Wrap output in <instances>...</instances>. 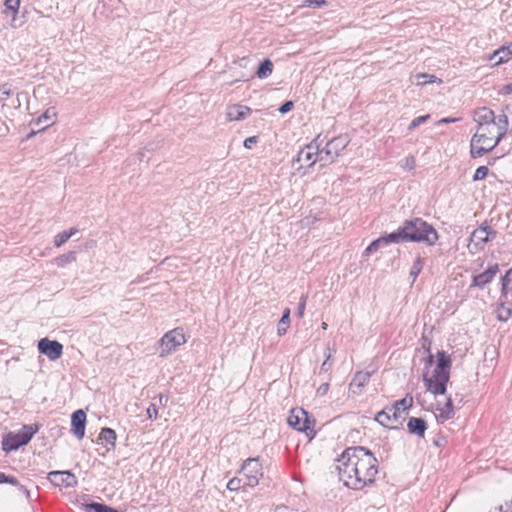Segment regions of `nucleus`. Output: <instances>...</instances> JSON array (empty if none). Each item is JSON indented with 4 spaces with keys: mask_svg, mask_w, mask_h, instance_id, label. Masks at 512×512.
I'll list each match as a JSON object with an SVG mask.
<instances>
[{
    "mask_svg": "<svg viewBox=\"0 0 512 512\" xmlns=\"http://www.w3.org/2000/svg\"><path fill=\"white\" fill-rule=\"evenodd\" d=\"M340 480L350 489L361 490L374 482L378 461L373 453L362 447H349L337 459Z\"/></svg>",
    "mask_w": 512,
    "mask_h": 512,
    "instance_id": "obj_1",
    "label": "nucleus"
},
{
    "mask_svg": "<svg viewBox=\"0 0 512 512\" xmlns=\"http://www.w3.org/2000/svg\"><path fill=\"white\" fill-rule=\"evenodd\" d=\"M451 358L444 351L437 352V365L431 377L424 375L425 386L434 395H443L450 377Z\"/></svg>",
    "mask_w": 512,
    "mask_h": 512,
    "instance_id": "obj_2",
    "label": "nucleus"
},
{
    "mask_svg": "<svg viewBox=\"0 0 512 512\" xmlns=\"http://www.w3.org/2000/svg\"><path fill=\"white\" fill-rule=\"evenodd\" d=\"M500 142L498 141V132L493 124L477 126L470 141L471 157H482L492 151Z\"/></svg>",
    "mask_w": 512,
    "mask_h": 512,
    "instance_id": "obj_3",
    "label": "nucleus"
},
{
    "mask_svg": "<svg viewBox=\"0 0 512 512\" xmlns=\"http://www.w3.org/2000/svg\"><path fill=\"white\" fill-rule=\"evenodd\" d=\"M403 227L408 242L425 243L432 246L439 238L435 228L421 218L406 220Z\"/></svg>",
    "mask_w": 512,
    "mask_h": 512,
    "instance_id": "obj_4",
    "label": "nucleus"
},
{
    "mask_svg": "<svg viewBox=\"0 0 512 512\" xmlns=\"http://www.w3.org/2000/svg\"><path fill=\"white\" fill-rule=\"evenodd\" d=\"M413 405V398L406 396L401 400L396 401L392 406L386 407L382 411L378 412L375 416V420L382 426L390 429H397L398 426H390L391 422L401 424L404 420V416Z\"/></svg>",
    "mask_w": 512,
    "mask_h": 512,
    "instance_id": "obj_5",
    "label": "nucleus"
},
{
    "mask_svg": "<svg viewBox=\"0 0 512 512\" xmlns=\"http://www.w3.org/2000/svg\"><path fill=\"white\" fill-rule=\"evenodd\" d=\"M37 431V425H24L19 432L8 433L3 437L2 449L7 453L17 450L21 446L28 444Z\"/></svg>",
    "mask_w": 512,
    "mask_h": 512,
    "instance_id": "obj_6",
    "label": "nucleus"
},
{
    "mask_svg": "<svg viewBox=\"0 0 512 512\" xmlns=\"http://www.w3.org/2000/svg\"><path fill=\"white\" fill-rule=\"evenodd\" d=\"M288 424L292 428L303 432L309 439H312L316 432L314 429L315 419H313L304 409L295 408L290 411L288 416Z\"/></svg>",
    "mask_w": 512,
    "mask_h": 512,
    "instance_id": "obj_7",
    "label": "nucleus"
},
{
    "mask_svg": "<svg viewBox=\"0 0 512 512\" xmlns=\"http://www.w3.org/2000/svg\"><path fill=\"white\" fill-rule=\"evenodd\" d=\"M350 139L347 134L336 136L326 142L323 148L320 147L321 157L320 162L323 165L333 163L341 152L347 147Z\"/></svg>",
    "mask_w": 512,
    "mask_h": 512,
    "instance_id": "obj_8",
    "label": "nucleus"
},
{
    "mask_svg": "<svg viewBox=\"0 0 512 512\" xmlns=\"http://www.w3.org/2000/svg\"><path fill=\"white\" fill-rule=\"evenodd\" d=\"M186 342L182 329L176 328L164 334L158 342V352L160 357H166L172 354L176 349Z\"/></svg>",
    "mask_w": 512,
    "mask_h": 512,
    "instance_id": "obj_9",
    "label": "nucleus"
},
{
    "mask_svg": "<svg viewBox=\"0 0 512 512\" xmlns=\"http://www.w3.org/2000/svg\"><path fill=\"white\" fill-rule=\"evenodd\" d=\"M241 472L244 474V485L255 487L259 483V479L263 476L262 465L259 458H248L244 461Z\"/></svg>",
    "mask_w": 512,
    "mask_h": 512,
    "instance_id": "obj_10",
    "label": "nucleus"
},
{
    "mask_svg": "<svg viewBox=\"0 0 512 512\" xmlns=\"http://www.w3.org/2000/svg\"><path fill=\"white\" fill-rule=\"evenodd\" d=\"M323 142L324 140L321 139L320 135H318L314 140H312L299 152L298 161L305 160L310 162V165L315 164L317 161L320 162V147L323 144Z\"/></svg>",
    "mask_w": 512,
    "mask_h": 512,
    "instance_id": "obj_11",
    "label": "nucleus"
},
{
    "mask_svg": "<svg viewBox=\"0 0 512 512\" xmlns=\"http://www.w3.org/2000/svg\"><path fill=\"white\" fill-rule=\"evenodd\" d=\"M38 350L41 354L46 355L49 360L56 361L63 354V345L56 340L42 338L38 341Z\"/></svg>",
    "mask_w": 512,
    "mask_h": 512,
    "instance_id": "obj_12",
    "label": "nucleus"
},
{
    "mask_svg": "<svg viewBox=\"0 0 512 512\" xmlns=\"http://www.w3.org/2000/svg\"><path fill=\"white\" fill-rule=\"evenodd\" d=\"M48 479L56 486L75 487L77 485V478L70 471H52L48 474Z\"/></svg>",
    "mask_w": 512,
    "mask_h": 512,
    "instance_id": "obj_13",
    "label": "nucleus"
},
{
    "mask_svg": "<svg viewBox=\"0 0 512 512\" xmlns=\"http://www.w3.org/2000/svg\"><path fill=\"white\" fill-rule=\"evenodd\" d=\"M511 111L512 105H507L502 110L501 114L495 116V121H493V125L496 128V131L498 132V141H501L507 134V131L509 129V114H511Z\"/></svg>",
    "mask_w": 512,
    "mask_h": 512,
    "instance_id": "obj_14",
    "label": "nucleus"
},
{
    "mask_svg": "<svg viewBox=\"0 0 512 512\" xmlns=\"http://www.w3.org/2000/svg\"><path fill=\"white\" fill-rule=\"evenodd\" d=\"M86 414L79 409L73 412L71 416V432L77 439H82L85 435Z\"/></svg>",
    "mask_w": 512,
    "mask_h": 512,
    "instance_id": "obj_15",
    "label": "nucleus"
},
{
    "mask_svg": "<svg viewBox=\"0 0 512 512\" xmlns=\"http://www.w3.org/2000/svg\"><path fill=\"white\" fill-rule=\"evenodd\" d=\"M499 271L498 264L491 265L483 273L473 276L470 287L483 288L486 284H489Z\"/></svg>",
    "mask_w": 512,
    "mask_h": 512,
    "instance_id": "obj_16",
    "label": "nucleus"
},
{
    "mask_svg": "<svg viewBox=\"0 0 512 512\" xmlns=\"http://www.w3.org/2000/svg\"><path fill=\"white\" fill-rule=\"evenodd\" d=\"M251 113L252 110L248 106L235 104L228 107L226 117L229 121H240L244 120Z\"/></svg>",
    "mask_w": 512,
    "mask_h": 512,
    "instance_id": "obj_17",
    "label": "nucleus"
},
{
    "mask_svg": "<svg viewBox=\"0 0 512 512\" xmlns=\"http://www.w3.org/2000/svg\"><path fill=\"white\" fill-rule=\"evenodd\" d=\"M473 119L477 123V126L490 125L495 121V114L493 110L484 106L474 111Z\"/></svg>",
    "mask_w": 512,
    "mask_h": 512,
    "instance_id": "obj_18",
    "label": "nucleus"
},
{
    "mask_svg": "<svg viewBox=\"0 0 512 512\" xmlns=\"http://www.w3.org/2000/svg\"><path fill=\"white\" fill-rule=\"evenodd\" d=\"M512 58V43L507 46H502L495 50L490 56L489 60L494 65H500L509 61Z\"/></svg>",
    "mask_w": 512,
    "mask_h": 512,
    "instance_id": "obj_19",
    "label": "nucleus"
},
{
    "mask_svg": "<svg viewBox=\"0 0 512 512\" xmlns=\"http://www.w3.org/2000/svg\"><path fill=\"white\" fill-rule=\"evenodd\" d=\"M408 431L418 437H424L427 430L426 421L422 418L411 417L407 423Z\"/></svg>",
    "mask_w": 512,
    "mask_h": 512,
    "instance_id": "obj_20",
    "label": "nucleus"
},
{
    "mask_svg": "<svg viewBox=\"0 0 512 512\" xmlns=\"http://www.w3.org/2000/svg\"><path fill=\"white\" fill-rule=\"evenodd\" d=\"M370 377H371L370 372H362V371L356 372L350 385H349L350 391L354 394H357L361 390V388L364 387L365 384L368 383Z\"/></svg>",
    "mask_w": 512,
    "mask_h": 512,
    "instance_id": "obj_21",
    "label": "nucleus"
},
{
    "mask_svg": "<svg viewBox=\"0 0 512 512\" xmlns=\"http://www.w3.org/2000/svg\"><path fill=\"white\" fill-rule=\"evenodd\" d=\"M471 242H473L478 248H482L487 242H489L488 233L486 231V222L472 232Z\"/></svg>",
    "mask_w": 512,
    "mask_h": 512,
    "instance_id": "obj_22",
    "label": "nucleus"
},
{
    "mask_svg": "<svg viewBox=\"0 0 512 512\" xmlns=\"http://www.w3.org/2000/svg\"><path fill=\"white\" fill-rule=\"evenodd\" d=\"M381 237H382V239H384L385 245L390 244V243L408 242L403 225L401 227H399L397 231L392 232L387 235H384V236H381Z\"/></svg>",
    "mask_w": 512,
    "mask_h": 512,
    "instance_id": "obj_23",
    "label": "nucleus"
},
{
    "mask_svg": "<svg viewBox=\"0 0 512 512\" xmlns=\"http://www.w3.org/2000/svg\"><path fill=\"white\" fill-rule=\"evenodd\" d=\"M21 0H5L4 6L7 11H10L13 15L10 26L12 28H17L19 25L16 22V15L18 14Z\"/></svg>",
    "mask_w": 512,
    "mask_h": 512,
    "instance_id": "obj_24",
    "label": "nucleus"
},
{
    "mask_svg": "<svg viewBox=\"0 0 512 512\" xmlns=\"http://www.w3.org/2000/svg\"><path fill=\"white\" fill-rule=\"evenodd\" d=\"M99 439L110 447L114 448L116 442V433L111 428H102L99 434Z\"/></svg>",
    "mask_w": 512,
    "mask_h": 512,
    "instance_id": "obj_25",
    "label": "nucleus"
},
{
    "mask_svg": "<svg viewBox=\"0 0 512 512\" xmlns=\"http://www.w3.org/2000/svg\"><path fill=\"white\" fill-rule=\"evenodd\" d=\"M289 324H290V309L286 308L283 312V315H282L280 321L278 322L277 334L279 336L284 335L287 332Z\"/></svg>",
    "mask_w": 512,
    "mask_h": 512,
    "instance_id": "obj_26",
    "label": "nucleus"
},
{
    "mask_svg": "<svg viewBox=\"0 0 512 512\" xmlns=\"http://www.w3.org/2000/svg\"><path fill=\"white\" fill-rule=\"evenodd\" d=\"M273 71V63L269 59H265L258 67L256 75L260 79H265L271 75Z\"/></svg>",
    "mask_w": 512,
    "mask_h": 512,
    "instance_id": "obj_27",
    "label": "nucleus"
},
{
    "mask_svg": "<svg viewBox=\"0 0 512 512\" xmlns=\"http://www.w3.org/2000/svg\"><path fill=\"white\" fill-rule=\"evenodd\" d=\"M76 228H71L68 231H63L57 234L54 238V245L56 247H61L64 243H66L74 234L77 233Z\"/></svg>",
    "mask_w": 512,
    "mask_h": 512,
    "instance_id": "obj_28",
    "label": "nucleus"
},
{
    "mask_svg": "<svg viewBox=\"0 0 512 512\" xmlns=\"http://www.w3.org/2000/svg\"><path fill=\"white\" fill-rule=\"evenodd\" d=\"M8 483L14 486H19L20 491H22L27 497H29V491L22 485L19 484L18 480L14 476L6 475L5 473H0V484Z\"/></svg>",
    "mask_w": 512,
    "mask_h": 512,
    "instance_id": "obj_29",
    "label": "nucleus"
},
{
    "mask_svg": "<svg viewBox=\"0 0 512 512\" xmlns=\"http://www.w3.org/2000/svg\"><path fill=\"white\" fill-rule=\"evenodd\" d=\"M56 116V113L53 109H48L46 112H44L41 116L37 118L36 124H45V127H49L54 123L53 118Z\"/></svg>",
    "mask_w": 512,
    "mask_h": 512,
    "instance_id": "obj_30",
    "label": "nucleus"
},
{
    "mask_svg": "<svg viewBox=\"0 0 512 512\" xmlns=\"http://www.w3.org/2000/svg\"><path fill=\"white\" fill-rule=\"evenodd\" d=\"M76 261V254L75 252L71 251L66 254L60 255L55 259V263L59 267H65L66 265L73 263Z\"/></svg>",
    "mask_w": 512,
    "mask_h": 512,
    "instance_id": "obj_31",
    "label": "nucleus"
},
{
    "mask_svg": "<svg viewBox=\"0 0 512 512\" xmlns=\"http://www.w3.org/2000/svg\"><path fill=\"white\" fill-rule=\"evenodd\" d=\"M417 85H425L428 83H435L438 81L437 77L432 74L418 73L415 75ZM441 82V80H439Z\"/></svg>",
    "mask_w": 512,
    "mask_h": 512,
    "instance_id": "obj_32",
    "label": "nucleus"
},
{
    "mask_svg": "<svg viewBox=\"0 0 512 512\" xmlns=\"http://www.w3.org/2000/svg\"><path fill=\"white\" fill-rule=\"evenodd\" d=\"M423 266H424V259L421 258V257H418L414 261V263H413V265L411 267V270H410V277L412 278V282H414L416 280V278L420 274Z\"/></svg>",
    "mask_w": 512,
    "mask_h": 512,
    "instance_id": "obj_33",
    "label": "nucleus"
},
{
    "mask_svg": "<svg viewBox=\"0 0 512 512\" xmlns=\"http://www.w3.org/2000/svg\"><path fill=\"white\" fill-rule=\"evenodd\" d=\"M87 509L93 510L94 512H117L114 508L107 506L103 503L92 502L86 506Z\"/></svg>",
    "mask_w": 512,
    "mask_h": 512,
    "instance_id": "obj_34",
    "label": "nucleus"
},
{
    "mask_svg": "<svg viewBox=\"0 0 512 512\" xmlns=\"http://www.w3.org/2000/svg\"><path fill=\"white\" fill-rule=\"evenodd\" d=\"M384 239L382 237L374 240L371 244L365 249L364 253L366 255H370L376 251H378L382 246H384Z\"/></svg>",
    "mask_w": 512,
    "mask_h": 512,
    "instance_id": "obj_35",
    "label": "nucleus"
},
{
    "mask_svg": "<svg viewBox=\"0 0 512 512\" xmlns=\"http://www.w3.org/2000/svg\"><path fill=\"white\" fill-rule=\"evenodd\" d=\"M430 119V115L427 114V115H423V116H419V117H416L415 119H413L411 121V123L409 124V127H408V130H414L415 128H417L418 126H420L421 124H424L426 123L428 120Z\"/></svg>",
    "mask_w": 512,
    "mask_h": 512,
    "instance_id": "obj_36",
    "label": "nucleus"
},
{
    "mask_svg": "<svg viewBox=\"0 0 512 512\" xmlns=\"http://www.w3.org/2000/svg\"><path fill=\"white\" fill-rule=\"evenodd\" d=\"M489 173V169L486 166H480L476 169L474 175H473V181H479L483 180L487 177Z\"/></svg>",
    "mask_w": 512,
    "mask_h": 512,
    "instance_id": "obj_37",
    "label": "nucleus"
},
{
    "mask_svg": "<svg viewBox=\"0 0 512 512\" xmlns=\"http://www.w3.org/2000/svg\"><path fill=\"white\" fill-rule=\"evenodd\" d=\"M12 95L9 84L0 85V103L6 101Z\"/></svg>",
    "mask_w": 512,
    "mask_h": 512,
    "instance_id": "obj_38",
    "label": "nucleus"
},
{
    "mask_svg": "<svg viewBox=\"0 0 512 512\" xmlns=\"http://www.w3.org/2000/svg\"><path fill=\"white\" fill-rule=\"evenodd\" d=\"M511 316V309L501 305L497 310V317L500 321H506Z\"/></svg>",
    "mask_w": 512,
    "mask_h": 512,
    "instance_id": "obj_39",
    "label": "nucleus"
},
{
    "mask_svg": "<svg viewBox=\"0 0 512 512\" xmlns=\"http://www.w3.org/2000/svg\"><path fill=\"white\" fill-rule=\"evenodd\" d=\"M326 351H327V354H326V359L325 361L322 363L321 367H320V371L321 372H328L330 369H331V363H329V360L332 356V351L329 347L326 348Z\"/></svg>",
    "mask_w": 512,
    "mask_h": 512,
    "instance_id": "obj_40",
    "label": "nucleus"
},
{
    "mask_svg": "<svg viewBox=\"0 0 512 512\" xmlns=\"http://www.w3.org/2000/svg\"><path fill=\"white\" fill-rule=\"evenodd\" d=\"M242 479L234 477L227 483V489L230 491H238L241 488Z\"/></svg>",
    "mask_w": 512,
    "mask_h": 512,
    "instance_id": "obj_41",
    "label": "nucleus"
},
{
    "mask_svg": "<svg viewBox=\"0 0 512 512\" xmlns=\"http://www.w3.org/2000/svg\"><path fill=\"white\" fill-rule=\"evenodd\" d=\"M326 4H327L326 0H306L305 1V6L313 7V8H319Z\"/></svg>",
    "mask_w": 512,
    "mask_h": 512,
    "instance_id": "obj_42",
    "label": "nucleus"
},
{
    "mask_svg": "<svg viewBox=\"0 0 512 512\" xmlns=\"http://www.w3.org/2000/svg\"><path fill=\"white\" fill-rule=\"evenodd\" d=\"M512 282V268L509 269L502 277V290L505 291L507 285Z\"/></svg>",
    "mask_w": 512,
    "mask_h": 512,
    "instance_id": "obj_43",
    "label": "nucleus"
},
{
    "mask_svg": "<svg viewBox=\"0 0 512 512\" xmlns=\"http://www.w3.org/2000/svg\"><path fill=\"white\" fill-rule=\"evenodd\" d=\"M305 307H306V296L302 295L300 298V301L298 303V310H297V314L299 317H302L304 315Z\"/></svg>",
    "mask_w": 512,
    "mask_h": 512,
    "instance_id": "obj_44",
    "label": "nucleus"
},
{
    "mask_svg": "<svg viewBox=\"0 0 512 512\" xmlns=\"http://www.w3.org/2000/svg\"><path fill=\"white\" fill-rule=\"evenodd\" d=\"M293 108V102L292 101H286L284 104H282L278 111L281 113V114H285L289 111H291Z\"/></svg>",
    "mask_w": 512,
    "mask_h": 512,
    "instance_id": "obj_45",
    "label": "nucleus"
},
{
    "mask_svg": "<svg viewBox=\"0 0 512 512\" xmlns=\"http://www.w3.org/2000/svg\"><path fill=\"white\" fill-rule=\"evenodd\" d=\"M147 414H148V417L150 419H156L157 418V414H158V410H157V407L155 404H150L149 407L147 408Z\"/></svg>",
    "mask_w": 512,
    "mask_h": 512,
    "instance_id": "obj_46",
    "label": "nucleus"
},
{
    "mask_svg": "<svg viewBox=\"0 0 512 512\" xmlns=\"http://www.w3.org/2000/svg\"><path fill=\"white\" fill-rule=\"evenodd\" d=\"M454 415V411L453 409H445L443 408L439 414V417L442 418V419H450L452 418V416Z\"/></svg>",
    "mask_w": 512,
    "mask_h": 512,
    "instance_id": "obj_47",
    "label": "nucleus"
},
{
    "mask_svg": "<svg viewBox=\"0 0 512 512\" xmlns=\"http://www.w3.org/2000/svg\"><path fill=\"white\" fill-rule=\"evenodd\" d=\"M258 139L256 136L248 137L244 140V147L250 149L253 144L257 143Z\"/></svg>",
    "mask_w": 512,
    "mask_h": 512,
    "instance_id": "obj_48",
    "label": "nucleus"
},
{
    "mask_svg": "<svg viewBox=\"0 0 512 512\" xmlns=\"http://www.w3.org/2000/svg\"><path fill=\"white\" fill-rule=\"evenodd\" d=\"M328 389H329V384L328 383H323L318 388L317 394L320 395V396H323V395H325L327 393Z\"/></svg>",
    "mask_w": 512,
    "mask_h": 512,
    "instance_id": "obj_49",
    "label": "nucleus"
},
{
    "mask_svg": "<svg viewBox=\"0 0 512 512\" xmlns=\"http://www.w3.org/2000/svg\"><path fill=\"white\" fill-rule=\"evenodd\" d=\"M486 231L488 233V240L489 241L493 240L496 237V235H497V232L494 229H492L490 226H488L487 223H486Z\"/></svg>",
    "mask_w": 512,
    "mask_h": 512,
    "instance_id": "obj_50",
    "label": "nucleus"
},
{
    "mask_svg": "<svg viewBox=\"0 0 512 512\" xmlns=\"http://www.w3.org/2000/svg\"><path fill=\"white\" fill-rule=\"evenodd\" d=\"M459 119L458 118H450V117H447V118H442L438 121V125H441V124H449V123H455L457 122Z\"/></svg>",
    "mask_w": 512,
    "mask_h": 512,
    "instance_id": "obj_51",
    "label": "nucleus"
},
{
    "mask_svg": "<svg viewBox=\"0 0 512 512\" xmlns=\"http://www.w3.org/2000/svg\"><path fill=\"white\" fill-rule=\"evenodd\" d=\"M507 511L512 512V500L509 503H506ZM499 512H502L503 507L499 506L496 508Z\"/></svg>",
    "mask_w": 512,
    "mask_h": 512,
    "instance_id": "obj_52",
    "label": "nucleus"
},
{
    "mask_svg": "<svg viewBox=\"0 0 512 512\" xmlns=\"http://www.w3.org/2000/svg\"><path fill=\"white\" fill-rule=\"evenodd\" d=\"M503 92L505 94H511L512 93V83L505 85L503 87Z\"/></svg>",
    "mask_w": 512,
    "mask_h": 512,
    "instance_id": "obj_53",
    "label": "nucleus"
},
{
    "mask_svg": "<svg viewBox=\"0 0 512 512\" xmlns=\"http://www.w3.org/2000/svg\"><path fill=\"white\" fill-rule=\"evenodd\" d=\"M445 409H453L452 400L450 398L446 401Z\"/></svg>",
    "mask_w": 512,
    "mask_h": 512,
    "instance_id": "obj_54",
    "label": "nucleus"
},
{
    "mask_svg": "<svg viewBox=\"0 0 512 512\" xmlns=\"http://www.w3.org/2000/svg\"><path fill=\"white\" fill-rule=\"evenodd\" d=\"M433 361H434V357H433V355H431V354H430V355L427 357V359H426V364H427V365H432V364H433Z\"/></svg>",
    "mask_w": 512,
    "mask_h": 512,
    "instance_id": "obj_55",
    "label": "nucleus"
},
{
    "mask_svg": "<svg viewBox=\"0 0 512 512\" xmlns=\"http://www.w3.org/2000/svg\"><path fill=\"white\" fill-rule=\"evenodd\" d=\"M36 132L35 131H31L28 135H27V138L30 139L32 138L33 136H35Z\"/></svg>",
    "mask_w": 512,
    "mask_h": 512,
    "instance_id": "obj_56",
    "label": "nucleus"
},
{
    "mask_svg": "<svg viewBox=\"0 0 512 512\" xmlns=\"http://www.w3.org/2000/svg\"><path fill=\"white\" fill-rule=\"evenodd\" d=\"M409 161L411 162L412 165L414 164V159L413 158H410V159L407 158V162H409Z\"/></svg>",
    "mask_w": 512,
    "mask_h": 512,
    "instance_id": "obj_57",
    "label": "nucleus"
},
{
    "mask_svg": "<svg viewBox=\"0 0 512 512\" xmlns=\"http://www.w3.org/2000/svg\"><path fill=\"white\" fill-rule=\"evenodd\" d=\"M322 328H323V329H327V323L323 322V323H322Z\"/></svg>",
    "mask_w": 512,
    "mask_h": 512,
    "instance_id": "obj_58",
    "label": "nucleus"
},
{
    "mask_svg": "<svg viewBox=\"0 0 512 512\" xmlns=\"http://www.w3.org/2000/svg\"><path fill=\"white\" fill-rule=\"evenodd\" d=\"M139 155H140V160H142V157L144 156L143 152H140Z\"/></svg>",
    "mask_w": 512,
    "mask_h": 512,
    "instance_id": "obj_59",
    "label": "nucleus"
}]
</instances>
